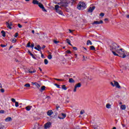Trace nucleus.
Masks as SVG:
<instances>
[{
	"instance_id": "603ef678",
	"label": "nucleus",
	"mask_w": 129,
	"mask_h": 129,
	"mask_svg": "<svg viewBox=\"0 0 129 129\" xmlns=\"http://www.w3.org/2000/svg\"><path fill=\"white\" fill-rule=\"evenodd\" d=\"M73 50H75V51H77V47H73Z\"/></svg>"
},
{
	"instance_id": "58836bf2",
	"label": "nucleus",
	"mask_w": 129,
	"mask_h": 129,
	"mask_svg": "<svg viewBox=\"0 0 129 129\" xmlns=\"http://www.w3.org/2000/svg\"><path fill=\"white\" fill-rule=\"evenodd\" d=\"M87 58V57H86L85 58V56L84 55H83V61H86V59Z\"/></svg>"
},
{
	"instance_id": "6e6d98bb",
	"label": "nucleus",
	"mask_w": 129,
	"mask_h": 129,
	"mask_svg": "<svg viewBox=\"0 0 129 129\" xmlns=\"http://www.w3.org/2000/svg\"><path fill=\"white\" fill-rule=\"evenodd\" d=\"M45 48H46V46L43 45V46L41 47V49H44Z\"/></svg>"
},
{
	"instance_id": "423d86ee",
	"label": "nucleus",
	"mask_w": 129,
	"mask_h": 129,
	"mask_svg": "<svg viewBox=\"0 0 129 129\" xmlns=\"http://www.w3.org/2000/svg\"><path fill=\"white\" fill-rule=\"evenodd\" d=\"M38 7L42 9L43 12H47V10L45 9V7H44V5H43V4H42L41 3H39L38 4Z\"/></svg>"
},
{
	"instance_id": "864d4df0",
	"label": "nucleus",
	"mask_w": 129,
	"mask_h": 129,
	"mask_svg": "<svg viewBox=\"0 0 129 129\" xmlns=\"http://www.w3.org/2000/svg\"><path fill=\"white\" fill-rule=\"evenodd\" d=\"M110 84L111 85H112V86H113V87H114V83L113 84L112 82H111Z\"/></svg>"
},
{
	"instance_id": "c85d7f7f",
	"label": "nucleus",
	"mask_w": 129,
	"mask_h": 129,
	"mask_svg": "<svg viewBox=\"0 0 129 129\" xmlns=\"http://www.w3.org/2000/svg\"><path fill=\"white\" fill-rule=\"evenodd\" d=\"M89 44L90 45H92V42H91V41L88 40H87V45H89Z\"/></svg>"
},
{
	"instance_id": "37998d69",
	"label": "nucleus",
	"mask_w": 129,
	"mask_h": 129,
	"mask_svg": "<svg viewBox=\"0 0 129 129\" xmlns=\"http://www.w3.org/2000/svg\"><path fill=\"white\" fill-rule=\"evenodd\" d=\"M11 101H12V102H16V99H15L14 98H11Z\"/></svg>"
},
{
	"instance_id": "1a4fd4ad",
	"label": "nucleus",
	"mask_w": 129,
	"mask_h": 129,
	"mask_svg": "<svg viewBox=\"0 0 129 129\" xmlns=\"http://www.w3.org/2000/svg\"><path fill=\"white\" fill-rule=\"evenodd\" d=\"M113 82L114 83V86H116V88H118L119 89H120V88H121V87H120V85H119L118 82L115 81H114Z\"/></svg>"
},
{
	"instance_id": "c756f323",
	"label": "nucleus",
	"mask_w": 129,
	"mask_h": 129,
	"mask_svg": "<svg viewBox=\"0 0 129 129\" xmlns=\"http://www.w3.org/2000/svg\"><path fill=\"white\" fill-rule=\"evenodd\" d=\"M106 108H110V107H111V105H110V104H107L106 105Z\"/></svg>"
},
{
	"instance_id": "ea45409f",
	"label": "nucleus",
	"mask_w": 129,
	"mask_h": 129,
	"mask_svg": "<svg viewBox=\"0 0 129 129\" xmlns=\"http://www.w3.org/2000/svg\"><path fill=\"white\" fill-rule=\"evenodd\" d=\"M15 106L16 107H18V106H19V102H15Z\"/></svg>"
},
{
	"instance_id": "79ce46f5",
	"label": "nucleus",
	"mask_w": 129,
	"mask_h": 129,
	"mask_svg": "<svg viewBox=\"0 0 129 129\" xmlns=\"http://www.w3.org/2000/svg\"><path fill=\"white\" fill-rule=\"evenodd\" d=\"M30 47H31V48H32V49H33L34 47H35V44L34 43H32L31 45H30Z\"/></svg>"
},
{
	"instance_id": "a211bd4d",
	"label": "nucleus",
	"mask_w": 129,
	"mask_h": 129,
	"mask_svg": "<svg viewBox=\"0 0 129 129\" xmlns=\"http://www.w3.org/2000/svg\"><path fill=\"white\" fill-rule=\"evenodd\" d=\"M67 43H68V44H69V45H70V46H72V47H73V45H72V44H71V41H70V40H69V39H67Z\"/></svg>"
},
{
	"instance_id": "e433bc0d",
	"label": "nucleus",
	"mask_w": 129,
	"mask_h": 129,
	"mask_svg": "<svg viewBox=\"0 0 129 129\" xmlns=\"http://www.w3.org/2000/svg\"><path fill=\"white\" fill-rule=\"evenodd\" d=\"M53 43H54V44H58V43H60V41H56V40H53Z\"/></svg>"
},
{
	"instance_id": "393cba45",
	"label": "nucleus",
	"mask_w": 129,
	"mask_h": 129,
	"mask_svg": "<svg viewBox=\"0 0 129 129\" xmlns=\"http://www.w3.org/2000/svg\"><path fill=\"white\" fill-rule=\"evenodd\" d=\"M28 72H29V73H31V74H33V73H36V70H33V71H31V70H28Z\"/></svg>"
},
{
	"instance_id": "6e6552de",
	"label": "nucleus",
	"mask_w": 129,
	"mask_h": 129,
	"mask_svg": "<svg viewBox=\"0 0 129 129\" xmlns=\"http://www.w3.org/2000/svg\"><path fill=\"white\" fill-rule=\"evenodd\" d=\"M51 124H52L51 123V122H47L46 123L44 124V128L45 129L49 128V127L51 126Z\"/></svg>"
},
{
	"instance_id": "5fc2aeb1",
	"label": "nucleus",
	"mask_w": 129,
	"mask_h": 129,
	"mask_svg": "<svg viewBox=\"0 0 129 129\" xmlns=\"http://www.w3.org/2000/svg\"><path fill=\"white\" fill-rule=\"evenodd\" d=\"M1 92L2 93H4V92H5V90L4 89H1Z\"/></svg>"
},
{
	"instance_id": "09e8293b",
	"label": "nucleus",
	"mask_w": 129,
	"mask_h": 129,
	"mask_svg": "<svg viewBox=\"0 0 129 129\" xmlns=\"http://www.w3.org/2000/svg\"><path fill=\"white\" fill-rule=\"evenodd\" d=\"M5 111L4 110H0V113H5Z\"/></svg>"
},
{
	"instance_id": "a18cd8bd",
	"label": "nucleus",
	"mask_w": 129,
	"mask_h": 129,
	"mask_svg": "<svg viewBox=\"0 0 129 129\" xmlns=\"http://www.w3.org/2000/svg\"><path fill=\"white\" fill-rule=\"evenodd\" d=\"M100 16L101 17H104V13H101L100 14Z\"/></svg>"
},
{
	"instance_id": "a878e982",
	"label": "nucleus",
	"mask_w": 129,
	"mask_h": 129,
	"mask_svg": "<svg viewBox=\"0 0 129 129\" xmlns=\"http://www.w3.org/2000/svg\"><path fill=\"white\" fill-rule=\"evenodd\" d=\"M62 89H63L64 90H67V87H66V86L65 85H63L61 86Z\"/></svg>"
},
{
	"instance_id": "4d7b16f0",
	"label": "nucleus",
	"mask_w": 129,
	"mask_h": 129,
	"mask_svg": "<svg viewBox=\"0 0 129 129\" xmlns=\"http://www.w3.org/2000/svg\"><path fill=\"white\" fill-rule=\"evenodd\" d=\"M54 113H55V115H57L58 114V113H57V111H56L54 112Z\"/></svg>"
},
{
	"instance_id": "ddd939ff",
	"label": "nucleus",
	"mask_w": 129,
	"mask_h": 129,
	"mask_svg": "<svg viewBox=\"0 0 129 129\" xmlns=\"http://www.w3.org/2000/svg\"><path fill=\"white\" fill-rule=\"evenodd\" d=\"M93 24H95L96 25H99L100 24H103V21L102 20H100V21H94Z\"/></svg>"
},
{
	"instance_id": "e2e57ef3",
	"label": "nucleus",
	"mask_w": 129,
	"mask_h": 129,
	"mask_svg": "<svg viewBox=\"0 0 129 129\" xmlns=\"http://www.w3.org/2000/svg\"><path fill=\"white\" fill-rule=\"evenodd\" d=\"M69 31H70V33H72V30L71 29H69Z\"/></svg>"
},
{
	"instance_id": "f8f14e48",
	"label": "nucleus",
	"mask_w": 129,
	"mask_h": 129,
	"mask_svg": "<svg viewBox=\"0 0 129 129\" xmlns=\"http://www.w3.org/2000/svg\"><path fill=\"white\" fill-rule=\"evenodd\" d=\"M32 84H33V85H35L36 86V87L37 88H40V87H41V85H40L39 84H38L37 82H32Z\"/></svg>"
},
{
	"instance_id": "3c124183",
	"label": "nucleus",
	"mask_w": 129,
	"mask_h": 129,
	"mask_svg": "<svg viewBox=\"0 0 129 129\" xmlns=\"http://www.w3.org/2000/svg\"><path fill=\"white\" fill-rule=\"evenodd\" d=\"M29 54L31 55V56H32V57H34V54H33V53H31V51H28Z\"/></svg>"
},
{
	"instance_id": "338daca9",
	"label": "nucleus",
	"mask_w": 129,
	"mask_h": 129,
	"mask_svg": "<svg viewBox=\"0 0 129 129\" xmlns=\"http://www.w3.org/2000/svg\"><path fill=\"white\" fill-rule=\"evenodd\" d=\"M126 18H127V19H129V15H127L126 16Z\"/></svg>"
},
{
	"instance_id": "0eeeda50",
	"label": "nucleus",
	"mask_w": 129,
	"mask_h": 129,
	"mask_svg": "<svg viewBox=\"0 0 129 129\" xmlns=\"http://www.w3.org/2000/svg\"><path fill=\"white\" fill-rule=\"evenodd\" d=\"M6 26L8 29H10V30H12V26H13V23L12 22H6Z\"/></svg>"
},
{
	"instance_id": "49530a36",
	"label": "nucleus",
	"mask_w": 129,
	"mask_h": 129,
	"mask_svg": "<svg viewBox=\"0 0 129 129\" xmlns=\"http://www.w3.org/2000/svg\"><path fill=\"white\" fill-rule=\"evenodd\" d=\"M54 85H55L56 87H57V88H60V85H58L57 84H55Z\"/></svg>"
},
{
	"instance_id": "cd10ccee",
	"label": "nucleus",
	"mask_w": 129,
	"mask_h": 129,
	"mask_svg": "<svg viewBox=\"0 0 129 129\" xmlns=\"http://www.w3.org/2000/svg\"><path fill=\"white\" fill-rule=\"evenodd\" d=\"M32 107V106H27L26 107V110L27 111H29V110H31V108Z\"/></svg>"
},
{
	"instance_id": "774afa93",
	"label": "nucleus",
	"mask_w": 129,
	"mask_h": 129,
	"mask_svg": "<svg viewBox=\"0 0 129 129\" xmlns=\"http://www.w3.org/2000/svg\"><path fill=\"white\" fill-rule=\"evenodd\" d=\"M15 61H16V62H19V60H18L17 59H15Z\"/></svg>"
},
{
	"instance_id": "bf43d9fd",
	"label": "nucleus",
	"mask_w": 129,
	"mask_h": 129,
	"mask_svg": "<svg viewBox=\"0 0 129 129\" xmlns=\"http://www.w3.org/2000/svg\"><path fill=\"white\" fill-rule=\"evenodd\" d=\"M75 3V0H72V4Z\"/></svg>"
},
{
	"instance_id": "2f4dec72",
	"label": "nucleus",
	"mask_w": 129,
	"mask_h": 129,
	"mask_svg": "<svg viewBox=\"0 0 129 129\" xmlns=\"http://www.w3.org/2000/svg\"><path fill=\"white\" fill-rule=\"evenodd\" d=\"M104 21H105L106 24H107V23H108L109 22V20H108V19H107V18H105L104 19Z\"/></svg>"
},
{
	"instance_id": "c03bdc74",
	"label": "nucleus",
	"mask_w": 129,
	"mask_h": 129,
	"mask_svg": "<svg viewBox=\"0 0 129 129\" xmlns=\"http://www.w3.org/2000/svg\"><path fill=\"white\" fill-rule=\"evenodd\" d=\"M84 112H85L84 111V110H82L81 111H80V114H83V113H84Z\"/></svg>"
},
{
	"instance_id": "4be33fe9",
	"label": "nucleus",
	"mask_w": 129,
	"mask_h": 129,
	"mask_svg": "<svg viewBox=\"0 0 129 129\" xmlns=\"http://www.w3.org/2000/svg\"><path fill=\"white\" fill-rule=\"evenodd\" d=\"M94 129H100V126H98L97 124L94 125Z\"/></svg>"
},
{
	"instance_id": "4468645a",
	"label": "nucleus",
	"mask_w": 129,
	"mask_h": 129,
	"mask_svg": "<svg viewBox=\"0 0 129 129\" xmlns=\"http://www.w3.org/2000/svg\"><path fill=\"white\" fill-rule=\"evenodd\" d=\"M34 49H35V50H37V51H41V49H42V48L41 47V46H40V45H38L37 47H35Z\"/></svg>"
},
{
	"instance_id": "f03ea898",
	"label": "nucleus",
	"mask_w": 129,
	"mask_h": 129,
	"mask_svg": "<svg viewBox=\"0 0 129 129\" xmlns=\"http://www.w3.org/2000/svg\"><path fill=\"white\" fill-rule=\"evenodd\" d=\"M119 48V46L117 45L116 43H113L112 45H110V50L112 51V53L114 56H118V54L116 53V52L114 51H116V49Z\"/></svg>"
},
{
	"instance_id": "4c0bfd02",
	"label": "nucleus",
	"mask_w": 129,
	"mask_h": 129,
	"mask_svg": "<svg viewBox=\"0 0 129 129\" xmlns=\"http://www.w3.org/2000/svg\"><path fill=\"white\" fill-rule=\"evenodd\" d=\"M55 80H56V81H64V80L59 79H55Z\"/></svg>"
},
{
	"instance_id": "c9c22d12",
	"label": "nucleus",
	"mask_w": 129,
	"mask_h": 129,
	"mask_svg": "<svg viewBox=\"0 0 129 129\" xmlns=\"http://www.w3.org/2000/svg\"><path fill=\"white\" fill-rule=\"evenodd\" d=\"M48 58L49 59V60H51V59H52V55L51 54L48 55Z\"/></svg>"
},
{
	"instance_id": "f704fd0d",
	"label": "nucleus",
	"mask_w": 129,
	"mask_h": 129,
	"mask_svg": "<svg viewBox=\"0 0 129 129\" xmlns=\"http://www.w3.org/2000/svg\"><path fill=\"white\" fill-rule=\"evenodd\" d=\"M26 47H31V42H28V43H27V46H26Z\"/></svg>"
},
{
	"instance_id": "7c9ffc66",
	"label": "nucleus",
	"mask_w": 129,
	"mask_h": 129,
	"mask_svg": "<svg viewBox=\"0 0 129 129\" xmlns=\"http://www.w3.org/2000/svg\"><path fill=\"white\" fill-rule=\"evenodd\" d=\"M48 60L47 59H44V64H45V65H47V64H48Z\"/></svg>"
},
{
	"instance_id": "69168bd1",
	"label": "nucleus",
	"mask_w": 129,
	"mask_h": 129,
	"mask_svg": "<svg viewBox=\"0 0 129 129\" xmlns=\"http://www.w3.org/2000/svg\"><path fill=\"white\" fill-rule=\"evenodd\" d=\"M12 48H13V45H11V46H10L9 49H12Z\"/></svg>"
},
{
	"instance_id": "b1692460",
	"label": "nucleus",
	"mask_w": 129,
	"mask_h": 129,
	"mask_svg": "<svg viewBox=\"0 0 129 129\" xmlns=\"http://www.w3.org/2000/svg\"><path fill=\"white\" fill-rule=\"evenodd\" d=\"M1 33L2 34L3 37H6V32H5V31L2 30L1 31Z\"/></svg>"
},
{
	"instance_id": "f3484780",
	"label": "nucleus",
	"mask_w": 129,
	"mask_h": 129,
	"mask_svg": "<svg viewBox=\"0 0 129 129\" xmlns=\"http://www.w3.org/2000/svg\"><path fill=\"white\" fill-rule=\"evenodd\" d=\"M12 120H13V119L11 117H8L5 119V121H12Z\"/></svg>"
},
{
	"instance_id": "6ab92c4d",
	"label": "nucleus",
	"mask_w": 129,
	"mask_h": 129,
	"mask_svg": "<svg viewBox=\"0 0 129 129\" xmlns=\"http://www.w3.org/2000/svg\"><path fill=\"white\" fill-rule=\"evenodd\" d=\"M45 89H46V87L45 86H43L41 87V89H39V91L42 92V91H44V90H45Z\"/></svg>"
},
{
	"instance_id": "aec40b11",
	"label": "nucleus",
	"mask_w": 129,
	"mask_h": 129,
	"mask_svg": "<svg viewBox=\"0 0 129 129\" xmlns=\"http://www.w3.org/2000/svg\"><path fill=\"white\" fill-rule=\"evenodd\" d=\"M69 82H70V83H74V82H75V81H74L73 78H70L69 79Z\"/></svg>"
},
{
	"instance_id": "13d9d810",
	"label": "nucleus",
	"mask_w": 129,
	"mask_h": 129,
	"mask_svg": "<svg viewBox=\"0 0 129 129\" xmlns=\"http://www.w3.org/2000/svg\"><path fill=\"white\" fill-rule=\"evenodd\" d=\"M1 46L4 47H6V45L4 44H1Z\"/></svg>"
},
{
	"instance_id": "2eb2a0df",
	"label": "nucleus",
	"mask_w": 129,
	"mask_h": 129,
	"mask_svg": "<svg viewBox=\"0 0 129 129\" xmlns=\"http://www.w3.org/2000/svg\"><path fill=\"white\" fill-rule=\"evenodd\" d=\"M47 115H49V116H50V115H52V114H53V111H52V110H50L48 111L47 112Z\"/></svg>"
},
{
	"instance_id": "473e14b6",
	"label": "nucleus",
	"mask_w": 129,
	"mask_h": 129,
	"mask_svg": "<svg viewBox=\"0 0 129 129\" xmlns=\"http://www.w3.org/2000/svg\"><path fill=\"white\" fill-rule=\"evenodd\" d=\"M12 43H16V42H17V39H16V38H13L12 40Z\"/></svg>"
},
{
	"instance_id": "680f3d73",
	"label": "nucleus",
	"mask_w": 129,
	"mask_h": 129,
	"mask_svg": "<svg viewBox=\"0 0 129 129\" xmlns=\"http://www.w3.org/2000/svg\"><path fill=\"white\" fill-rule=\"evenodd\" d=\"M38 69H39L40 71L42 72V69H41V68H38Z\"/></svg>"
},
{
	"instance_id": "412c9836",
	"label": "nucleus",
	"mask_w": 129,
	"mask_h": 129,
	"mask_svg": "<svg viewBox=\"0 0 129 129\" xmlns=\"http://www.w3.org/2000/svg\"><path fill=\"white\" fill-rule=\"evenodd\" d=\"M120 108L123 110H124V109L126 108V106H125V105H121L120 106Z\"/></svg>"
},
{
	"instance_id": "9d476101",
	"label": "nucleus",
	"mask_w": 129,
	"mask_h": 129,
	"mask_svg": "<svg viewBox=\"0 0 129 129\" xmlns=\"http://www.w3.org/2000/svg\"><path fill=\"white\" fill-rule=\"evenodd\" d=\"M95 9V7L93 6L92 7H90L88 9V12L89 13H92V12H93V11H94V10Z\"/></svg>"
},
{
	"instance_id": "7ed1b4c3",
	"label": "nucleus",
	"mask_w": 129,
	"mask_h": 129,
	"mask_svg": "<svg viewBox=\"0 0 129 129\" xmlns=\"http://www.w3.org/2000/svg\"><path fill=\"white\" fill-rule=\"evenodd\" d=\"M116 52L118 53V56L121 58H125L126 57V55L124 53V50L122 48L116 50Z\"/></svg>"
},
{
	"instance_id": "0e129e2a",
	"label": "nucleus",
	"mask_w": 129,
	"mask_h": 129,
	"mask_svg": "<svg viewBox=\"0 0 129 129\" xmlns=\"http://www.w3.org/2000/svg\"><path fill=\"white\" fill-rule=\"evenodd\" d=\"M32 34H35V31L32 30Z\"/></svg>"
},
{
	"instance_id": "8fccbe9b",
	"label": "nucleus",
	"mask_w": 129,
	"mask_h": 129,
	"mask_svg": "<svg viewBox=\"0 0 129 129\" xmlns=\"http://www.w3.org/2000/svg\"><path fill=\"white\" fill-rule=\"evenodd\" d=\"M18 27H19V28H22V27H23V26H22V25H21V24H18Z\"/></svg>"
},
{
	"instance_id": "de8ad7c7",
	"label": "nucleus",
	"mask_w": 129,
	"mask_h": 129,
	"mask_svg": "<svg viewBox=\"0 0 129 129\" xmlns=\"http://www.w3.org/2000/svg\"><path fill=\"white\" fill-rule=\"evenodd\" d=\"M66 53H67L68 54H71V51H70V50H67L66 51Z\"/></svg>"
},
{
	"instance_id": "9b49d317",
	"label": "nucleus",
	"mask_w": 129,
	"mask_h": 129,
	"mask_svg": "<svg viewBox=\"0 0 129 129\" xmlns=\"http://www.w3.org/2000/svg\"><path fill=\"white\" fill-rule=\"evenodd\" d=\"M61 116L62 117L58 116V118H59V119H64V118L66 117V114H65L64 113H61Z\"/></svg>"
},
{
	"instance_id": "052dcab7",
	"label": "nucleus",
	"mask_w": 129,
	"mask_h": 129,
	"mask_svg": "<svg viewBox=\"0 0 129 129\" xmlns=\"http://www.w3.org/2000/svg\"><path fill=\"white\" fill-rule=\"evenodd\" d=\"M0 129H4V126H2L0 125Z\"/></svg>"
},
{
	"instance_id": "20e7f679",
	"label": "nucleus",
	"mask_w": 129,
	"mask_h": 129,
	"mask_svg": "<svg viewBox=\"0 0 129 129\" xmlns=\"http://www.w3.org/2000/svg\"><path fill=\"white\" fill-rule=\"evenodd\" d=\"M85 7H86L85 3L83 2H80L78 5L77 9H78V10H83Z\"/></svg>"
},
{
	"instance_id": "39448f33",
	"label": "nucleus",
	"mask_w": 129,
	"mask_h": 129,
	"mask_svg": "<svg viewBox=\"0 0 129 129\" xmlns=\"http://www.w3.org/2000/svg\"><path fill=\"white\" fill-rule=\"evenodd\" d=\"M81 87V83H79L78 84H76L75 86V88L74 89V92H76L77 88H79Z\"/></svg>"
},
{
	"instance_id": "f257e3e1",
	"label": "nucleus",
	"mask_w": 129,
	"mask_h": 129,
	"mask_svg": "<svg viewBox=\"0 0 129 129\" xmlns=\"http://www.w3.org/2000/svg\"><path fill=\"white\" fill-rule=\"evenodd\" d=\"M70 3V2H67L65 0H63L62 1L59 3H57V5H59L60 6H59V5H55L54 6L55 10L56 13H58V14H59V15H63V12H62V11L59 9H62L61 7L64 8L66 11H67V12H68V11H69V9L67 8V7H68V5H69Z\"/></svg>"
},
{
	"instance_id": "72a5a7b5",
	"label": "nucleus",
	"mask_w": 129,
	"mask_h": 129,
	"mask_svg": "<svg viewBox=\"0 0 129 129\" xmlns=\"http://www.w3.org/2000/svg\"><path fill=\"white\" fill-rule=\"evenodd\" d=\"M55 106H56V110H58V108H60V106H59L58 104H56Z\"/></svg>"
},
{
	"instance_id": "5701e85b",
	"label": "nucleus",
	"mask_w": 129,
	"mask_h": 129,
	"mask_svg": "<svg viewBox=\"0 0 129 129\" xmlns=\"http://www.w3.org/2000/svg\"><path fill=\"white\" fill-rule=\"evenodd\" d=\"M24 87L29 88V87H31V85H30L29 83H27L24 85Z\"/></svg>"
},
{
	"instance_id": "bb28decb",
	"label": "nucleus",
	"mask_w": 129,
	"mask_h": 129,
	"mask_svg": "<svg viewBox=\"0 0 129 129\" xmlns=\"http://www.w3.org/2000/svg\"><path fill=\"white\" fill-rule=\"evenodd\" d=\"M90 50H92L93 51H95V47H94V46H91L90 47Z\"/></svg>"
},
{
	"instance_id": "dca6fc26",
	"label": "nucleus",
	"mask_w": 129,
	"mask_h": 129,
	"mask_svg": "<svg viewBox=\"0 0 129 129\" xmlns=\"http://www.w3.org/2000/svg\"><path fill=\"white\" fill-rule=\"evenodd\" d=\"M32 4H33V5H39L40 3L37 0H33Z\"/></svg>"
},
{
	"instance_id": "a19ab883",
	"label": "nucleus",
	"mask_w": 129,
	"mask_h": 129,
	"mask_svg": "<svg viewBox=\"0 0 129 129\" xmlns=\"http://www.w3.org/2000/svg\"><path fill=\"white\" fill-rule=\"evenodd\" d=\"M18 36H19V33L18 32L15 33V35H14V37L15 38H17V37H18Z\"/></svg>"
}]
</instances>
